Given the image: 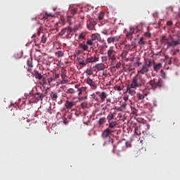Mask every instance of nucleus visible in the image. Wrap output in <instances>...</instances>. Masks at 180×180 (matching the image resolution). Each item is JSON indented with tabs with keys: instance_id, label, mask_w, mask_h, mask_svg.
<instances>
[{
	"instance_id": "nucleus-50",
	"label": "nucleus",
	"mask_w": 180,
	"mask_h": 180,
	"mask_svg": "<svg viewBox=\"0 0 180 180\" xmlns=\"http://www.w3.org/2000/svg\"><path fill=\"white\" fill-rule=\"evenodd\" d=\"M122 65V63L120 62H117L115 65V68H117V70H119V68H120V66Z\"/></svg>"
},
{
	"instance_id": "nucleus-3",
	"label": "nucleus",
	"mask_w": 180,
	"mask_h": 180,
	"mask_svg": "<svg viewBox=\"0 0 180 180\" xmlns=\"http://www.w3.org/2000/svg\"><path fill=\"white\" fill-rule=\"evenodd\" d=\"M148 88H149L148 86H150V88H152V89H156L157 88H161V86H162V80L161 79H153L152 80H150L149 82V83H147L146 86Z\"/></svg>"
},
{
	"instance_id": "nucleus-45",
	"label": "nucleus",
	"mask_w": 180,
	"mask_h": 180,
	"mask_svg": "<svg viewBox=\"0 0 180 180\" xmlns=\"http://www.w3.org/2000/svg\"><path fill=\"white\" fill-rule=\"evenodd\" d=\"M127 54H128L127 51H123V52H122V58H126Z\"/></svg>"
},
{
	"instance_id": "nucleus-56",
	"label": "nucleus",
	"mask_w": 180,
	"mask_h": 180,
	"mask_svg": "<svg viewBox=\"0 0 180 180\" xmlns=\"http://www.w3.org/2000/svg\"><path fill=\"white\" fill-rule=\"evenodd\" d=\"M135 65H137L138 67H140L141 65V62H136L135 63Z\"/></svg>"
},
{
	"instance_id": "nucleus-40",
	"label": "nucleus",
	"mask_w": 180,
	"mask_h": 180,
	"mask_svg": "<svg viewBox=\"0 0 180 180\" xmlns=\"http://www.w3.org/2000/svg\"><path fill=\"white\" fill-rule=\"evenodd\" d=\"M56 54L58 55V57H63L64 56V52L61 51L56 52Z\"/></svg>"
},
{
	"instance_id": "nucleus-63",
	"label": "nucleus",
	"mask_w": 180,
	"mask_h": 180,
	"mask_svg": "<svg viewBox=\"0 0 180 180\" xmlns=\"http://www.w3.org/2000/svg\"><path fill=\"white\" fill-rule=\"evenodd\" d=\"M63 122H64L65 124H67V123H68V122L67 121V120H64Z\"/></svg>"
},
{
	"instance_id": "nucleus-24",
	"label": "nucleus",
	"mask_w": 180,
	"mask_h": 180,
	"mask_svg": "<svg viewBox=\"0 0 180 180\" xmlns=\"http://www.w3.org/2000/svg\"><path fill=\"white\" fill-rule=\"evenodd\" d=\"M169 40V39L167 38V37L162 36L160 39V43H162V44L167 45Z\"/></svg>"
},
{
	"instance_id": "nucleus-1",
	"label": "nucleus",
	"mask_w": 180,
	"mask_h": 180,
	"mask_svg": "<svg viewBox=\"0 0 180 180\" xmlns=\"http://www.w3.org/2000/svg\"><path fill=\"white\" fill-rule=\"evenodd\" d=\"M131 86L141 88L146 84V77L143 75H136L131 81Z\"/></svg>"
},
{
	"instance_id": "nucleus-26",
	"label": "nucleus",
	"mask_w": 180,
	"mask_h": 180,
	"mask_svg": "<svg viewBox=\"0 0 180 180\" xmlns=\"http://www.w3.org/2000/svg\"><path fill=\"white\" fill-rule=\"evenodd\" d=\"M43 88H46V85H49V81L46 79V77H42V80L40 82Z\"/></svg>"
},
{
	"instance_id": "nucleus-17",
	"label": "nucleus",
	"mask_w": 180,
	"mask_h": 180,
	"mask_svg": "<svg viewBox=\"0 0 180 180\" xmlns=\"http://www.w3.org/2000/svg\"><path fill=\"white\" fill-rule=\"evenodd\" d=\"M108 67V63H98L96 65V68L98 71H102Z\"/></svg>"
},
{
	"instance_id": "nucleus-51",
	"label": "nucleus",
	"mask_w": 180,
	"mask_h": 180,
	"mask_svg": "<svg viewBox=\"0 0 180 180\" xmlns=\"http://www.w3.org/2000/svg\"><path fill=\"white\" fill-rule=\"evenodd\" d=\"M167 26H172V21H167Z\"/></svg>"
},
{
	"instance_id": "nucleus-62",
	"label": "nucleus",
	"mask_w": 180,
	"mask_h": 180,
	"mask_svg": "<svg viewBox=\"0 0 180 180\" xmlns=\"http://www.w3.org/2000/svg\"><path fill=\"white\" fill-rule=\"evenodd\" d=\"M101 54H103V49H100Z\"/></svg>"
},
{
	"instance_id": "nucleus-33",
	"label": "nucleus",
	"mask_w": 180,
	"mask_h": 180,
	"mask_svg": "<svg viewBox=\"0 0 180 180\" xmlns=\"http://www.w3.org/2000/svg\"><path fill=\"white\" fill-rule=\"evenodd\" d=\"M91 99H94L96 102H99V97L96 95V93L91 94Z\"/></svg>"
},
{
	"instance_id": "nucleus-39",
	"label": "nucleus",
	"mask_w": 180,
	"mask_h": 180,
	"mask_svg": "<svg viewBox=\"0 0 180 180\" xmlns=\"http://www.w3.org/2000/svg\"><path fill=\"white\" fill-rule=\"evenodd\" d=\"M67 77V75L65 73V70L61 71V78L62 79H65V77Z\"/></svg>"
},
{
	"instance_id": "nucleus-32",
	"label": "nucleus",
	"mask_w": 180,
	"mask_h": 180,
	"mask_svg": "<svg viewBox=\"0 0 180 180\" xmlns=\"http://www.w3.org/2000/svg\"><path fill=\"white\" fill-rule=\"evenodd\" d=\"M86 74H87V75H94V70H92V68H87L86 70Z\"/></svg>"
},
{
	"instance_id": "nucleus-43",
	"label": "nucleus",
	"mask_w": 180,
	"mask_h": 180,
	"mask_svg": "<svg viewBox=\"0 0 180 180\" xmlns=\"http://www.w3.org/2000/svg\"><path fill=\"white\" fill-rule=\"evenodd\" d=\"M47 80H48L49 85H50V84H51V82H53V81H56V79L54 77H51L48 78Z\"/></svg>"
},
{
	"instance_id": "nucleus-52",
	"label": "nucleus",
	"mask_w": 180,
	"mask_h": 180,
	"mask_svg": "<svg viewBox=\"0 0 180 180\" xmlns=\"http://www.w3.org/2000/svg\"><path fill=\"white\" fill-rule=\"evenodd\" d=\"M58 78H60V74H56L55 75V79H58Z\"/></svg>"
},
{
	"instance_id": "nucleus-25",
	"label": "nucleus",
	"mask_w": 180,
	"mask_h": 180,
	"mask_svg": "<svg viewBox=\"0 0 180 180\" xmlns=\"http://www.w3.org/2000/svg\"><path fill=\"white\" fill-rule=\"evenodd\" d=\"M108 123V129L110 130H112V129H115V127H116V125L117 124V122H116V121L110 122Z\"/></svg>"
},
{
	"instance_id": "nucleus-6",
	"label": "nucleus",
	"mask_w": 180,
	"mask_h": 180,
	"mask_svg": "<svg viewBox=\"0 0 180 180\" xmlns=\"http://www.w3.org/2000/svg\"><path fill=\"white\" fill-rule=\"evenodd\" d=\"M46 96V94L41 93H36L30 98V101L32 103H37L39 101H43V98Z\"/></svg>"
},
{
	"instance_id": "nucleus-20",
	"label": "nucleus",
	"mask_w": 180,
	"mask_h": 180,
	"mask_svg": "<svg viewBox=\"0 0 180 180\" xmlns=\"http://www.w3.org/2000/svg\"><path fill=\"white\" fill-rule=\"evenodd\" d=\"M79 49H81L82 51H88V49H89V46H88L85 42L81 43L79 44Z\"/></svg>"
},
{
	"instance_id": "nucleus-34",
	"label": "nucleus",
	"mask_w": 180,
	"mask_h": 180,
	"mask_svg": "<svg viewBox=\"0 0 180 180\" xmlns=\"http://www.w3.org/2000/svg\"><path fill=\"white\" fill-rule=\"evenodd\" d=\"M162 67V65L161 63H158V65L154 66V71H160L161 68Z\"/></svg>"
},
{
	"instance_id": "nucleus-44",
	"label": "nucleus",
	"mask_w": 180,
	"mask_h": 180,
	"mask_svg": "<svg viewBox=\"0 0 180 180\" xmlns=\"http://www.w3.org/2000/svg\"><path fill=\"white\" fill-rule=\"evenodd\" d=\"M108 60H109V58L108 56H102L101 57V61L103 63H106V61H108Z\"/></svg>"
},
{
	"instance_id": "nucleus-53",
	"label": "nucleus",
	"mask_w": 180,
	"mask_h": 180,
	"mask_svg": "<svg viewBox=\"0 0 180 180\" xmlns=\"http://www.w3.org/2000/svg\"><path fill=\"white\" fill-rule=\"evenodd\" d=\"M145 36H146V37H150L151 34L149 32H146Z\"/></svg>"
},
{
	"instance_id": "nucleus-38",
	"label": "nucleus",
	"mask_w": 180,
	"mask_h": 180,
	"mask_svg": "<svg viewBox=\"0 0 180 180\" xmlns=\"http://www.w3.org/2000/svg\"><path fill=\"white\" fill-rule=\"evenodd\" d=\"M104 17H105V13H101L98 15V20H103V18H104Z\"/></svg>"
},
{
	"instance_id": "nucleus-22",
	"label": "nucleus",
	"mask_w": 180,
	"mask_h": 180,
	"mask_svg": "<svg viewBox=\"0 0 180 180\" xmlns=\"http://www.w3.org/2000/svg\"><path fill=\"white\" fill-rule=\"evenodd\" d=\"M33 75L35 76L36 79H42L43 76L41 73L39 72L37 70H34V72L32 73Z\"/></svg>"
},
{
	"instance_id": "nucleus-54",
	"label": "nucleus",
	"mask_w": 180,
	"mask_h": 180,
	"mask_svg": "<svg viewBox=\"0 0 180 180\" xmlns=\"http://www.w3.org/2000/svg\"><path fill=\"white\" fill-rule=\"evenodd\" d=\"M32 67H29V68H27L28 72H30L31 74H32Z\"/></svg>"
},
{
	"instance_id": "nucleus-42",
	"label": "nucleus",
	"mask_w": 180,
	"mask_h": 180,
	"mask_svg": "<svg viewBox=\"0 0 180 180\" xmlns=\"http://www.w3.org/2000/svg\"><path fill=\"white\" fill-rule=\"evenodd\" d=\"M41 41L44 44L46 43V41H47V37H46V35H43L41 37Z\"/></svg>"
},
{
	"instance_id": "nucleus-36",
	"label": "nucleus",
	"mask_w": 180,
	"mask_h": 180,
	"mask_svg": "<svg viewBox=\"0 0 180 180\" xmlns=\"http://www.w3.org/2000/svg\"><path fill=\"white\" fill-rule=\"evenodd\" d=\"M115 37H110L107 39V41L108 43V44H110L112 43H115Z\"/></svg>"
},
{
	"instance_id": "nucleus-28",
	"label": "nucleus",
	"mask_w": 180,
	"mask_h": 180,
	"mask_svg": "<svg viewBox=\"0 0 180 180\" xmlns=\"http://www.w3.org/2000/svg\"><path fill=\"white\" fill-rule=\"evenodd\" d=\"M51 99H52L53 101H57V98H58V94L52 91V92L51 93Z\"/></svg>"
},
{
	"instance_id": "nucleus-59",
	"label": "nucleus",
	"mask_w": 180,
	"mask_h": 180,
	"mask_svg": "<svg viewBox=\"0 0 180 180\" xmlns=\"http://www.w3.org/2000/svg\"><path fill=\"white\" fill-rule=\"evenodd\" d=\"M124 99L125 101L124 102L127 103V101H129V97H124Z\"/></svg>"
},
{
	"instance_id": "nucleus-48",
	"label": "nucleus",
	"mask_w": 180,
	"mask_h": 180,
	"mask_svg": "<svg viewBox=\"0 0 180 180\" xmlns=\"http://www.w3.org/2000/svg\"><path fill=\"white\" fill-rule=\"evenodd\" d=\"M70 13H72V15H75L77 14V8H72L70 10Z\"/></svg>"
},
{
	"instance_id": "nucleus-7",
	"label": "nucleus",
	"mask_w": 180,
	"mask_h": 180,
	"mask_svg": "<svg viewBox=\"0 0 180 180\" xmlns=\"http://www.w3.org/2000/svg\"><path fill=\"white\" fill-rule=\"evenodd\" d=\"M96 95L98 96V102L101 103L105 102L108 99V96H109V94L106 91H96Z\"/></svg>"
},
{
	"instance_id": "nucleus-18",
	"label": "nucleus",
	"mask_w": 180,
	"mask_h": 180,
	"mask_svg": "<svg viewBox=\"0 0 180 180\" xmlns=\"http://www.w3.org/2000/svg\"><path fill=\"white\" fill-rule=\"evenodd\" d=\"M134 49H136V42L134 41H132L131 44H126L124 46V49L127 50L128 51H131Z\"/></svg>"
},
{
	"instance_id": "nucleus-58",
	"label": "nucleus",
	"mask_w": 180,
	"mask_h": 180,
	"mask_svg": "<svg viewBox=\"0 0 180 180\" xmlns=\"http://www.w3.org/2000/svg\"><path fill=\"white\" fill-rule=\"evenodd\" d=\"M82 91H79V93H78V95H79V96H82Z\"/></svg>"
},
{
	"instance_id": "nucleus-9",
	"label": "nucleus",
	"mask_w": 180,
	"mask_h": 180,
	"mask_svg": "<svg viewBox=\"0 0 180 180\" xmlns=\"http://www.w3.org/2000/svg\"><path fill=\"white\" fill-rule=\"evenodd\" d=\"M77 63L80 67V68H84V67H86L88 64H91V60L89 58H86V60L82 58H77Z\"/></svg>"
},
{
	"instance_id": "nucleus-5",
	"label": "nucleus",
	"mask_w": 180,
	"mask_h": 180,
	"mask_svg": "<svg viewBox=\"0 0 180 180\" xmlns=\"http://www.w3.org/2000/svg\"><path fill=\"white\" fill-rule=\"evenodd\" d=\"M107 57H108V60H111L112 64H116V51L113 50L112 47L108 51Z\"/></svg>"
},
{
	"instance_id": "nucleus-31",
	"label": "nucleus",
	"mask_w": 180,
	"mask_h": 180,
	"mask_svg": "<svg viewBox=\"0 0 180 180\" xmlns=\"http://www.w3.org/2000/svg\"><path fill=\"white\" fill-rule=\"evenodd\" d=\"M27 65H28V67L33 68V59H32V58L27 59Z\"/></svg>"
},
{
	"instance_id": "nucleus-19",
	"label": "nucleus",
	"mask_w": 180,
	"mask_h": 180,
	"mask_svg": "<svg viewBox=\"0 0 180 180\" xmlns=\"http://www.w3.org/2000/svg\"><path fill=\"white\" fill-rule=\"evenodd\" d=\"M75 105V101H66L65 106L66 109L71 110Z\"/></svg>"
},
{
	"instance_id": "nucleus-15",
	"label": "nucleus",
	"mask_w": 180,
	"mask_h": 180,
	"mask_svg": "<svg viewBox=\"0 0 180 180\" xmlns=\"http://www.w3.org/2000/svg\"><path fill=\"white\" fill-rule=\"evenodd\" d=\"M74 94H75V90L72 88H70L67 90V91L64 94V97L67 98L68 99H70V98H71L70 95H74Z\"/></svg>"
},
{
	"instance_id": "nucleus-49",
	"label": "nucleus",
	"mask_w": 180,
	"mask_h": 180,
	"mask_svg": "<svg viewBox=\"0 0 180 180\" xmlns=\"http://www.w3.org/2000/svg\"><path fill=\"white\" fill-rule=\"evenodd\" d=\"M52 16H51V14H47V13H46L45 14V15L44 16V19H49V18H51Z\"/></svg>"
},
{
	"instance_id": "nucleus-57",
	"label": "nucleus",
	"mask_w": 180,
	"mask_h": 180,
	"mask_svg": "<svg viewBox=\"0 0 180 180\" xmlns=\"http://www.w3.org/2000/svg\"><path fill=\"white\" fill-rule=\"evenodd\" d=\"M117 91H122V87L121 86H117Z\"/></svg>"
},
{
	"instance_id": "nucleus-46",
	"label": "nucleus",
	"mask_w": 180,
	"mask_h": 180,
	"mask_svg": "<svg viewBox=\"0 0 180 180\" xmlns=\"http://www.w3.org/2000/svg\"><path fill=\"white\" fill-rule=\"evenodd\" d=\"M78 29H79V25H75L74 27L72 28V30L74 33L75 32H77V30H78Z\"/></svg>"
},
{
	"instance_id": "nucleus-27",
	"label": "nucleus",
	"mask_w": 180,
	"mask_h": 180,
	"mask_svg": "<svg viewBox=\"0 0 180 180\" xmlns=\"http://www.w3.org/2000/svg\"><path fill=\"white\" fill-rule=\"evenodd\" d=\"M89 58L90 60V63H96V62L99 61V57L91 56V57H89Z\"/></svg>"
},
{
	"instance_id": "nucleus-11",
	"label": "nucleus",
	"mask_w": 180,
	"mask_h": 180,
	"mask_svg": "<svg viewBox=\"0 0 180 180\" xmlns=\"http://www.w3.org/2000/svg\"><path fill=\"white\" fill-rule=\"evenodd\" d=\"M136 89L137 87L131 86V83L127 87V94H129L131 96H134L136 95Z\"/></svg>"
},
{
	"instance_id": "nucleus-4",
	"label": "nucleus",
	"mask_w": 180,
	"mask_h": 180,
	"mask_svg": "<svg viewBox=\"0 0 180 180\" xmlns=\"http://www.w3.org/2000/svg\"><path fill=\"white\" fill-rule=\"evenodd\" d=\"M149 94H150V88H148V86H145L143 89L141 90V93L136 94V98L139 101H143V99H145L146 96L149 95Z\"/></svg>"
},
{
	"instance_id": "nucleus-64",
	"label": "nucleus",
	"mask_w": 180,
	"mask_h": 180,
	"mask_svg": "<svg viewBox=\"0 0 180 180\" xmlns=\"http://www.w3.org/2000/svg\"><path fill=\"white\" fill-rule=\"evenodd\" d=\"M106 101L107 102H110V98H107Z\"/></svg>"
},
{
	"instance_id": "nucleus-12",
	"label": "nucleus",
	"mask_w": 180,
	"mask_h": 180,
	"mask_svg": "<svg viewBox=\"0 0 180 180\" xmlns=\"http://www.w3.org/2000/svg\"><path fill=\"white\" fill-rule=\"evenodd\" d=\"M91 39H93V40L99 41V43H103V41H105V39H102V37H101L100 34L96 33V34H92L91 35Z\"/></svg>"
},
{
	"instance_id": "nucleus-13",
	"label": "nucleus",
	"mask_w": 180,
	"mask_h": 180,
	"mask_svg": "<svg viewBox=\"0 0 180 180\" xmlns=\"http://www.w3.org/2000/svg\"><path fill=\"white\" fill-rule=\"evenodd\" d=\"M137 32V29L134 27H130V32L126 34V39L127 40H131L133 39V34Z\"/></svg>"
},
{
	"instance_id": "nucleus-10",
	"label": "nucleus",
	"mask_w": 180,
	"mask_h": 180,
	"mask_svg": "<svg viewBox=\"0 0 180 180\" xmlns=\"http://www.w3.org/2000/svg\"><path fill=\"white\" fill-rule=\"evenodd\" d=\"M114 132L115 131H112V129L107 128L103 131L101 136L105 140V139H108V137H110V135L112 134V133H114Z\"/></svg>"
},
{
	"instance_id": "nucleus-61",
	"label": "nucleus",
	"mask_w": 180,
	"mask_h": 180,
	"mask_svg": "<svg viewBox=\"0 0 180 180\" xmlns=\"http://www.w3.org/2000/svg\"><path fill=\"white\" fill-rule=\"evenodd\" d=\"M176 36H177V37H180V31H179V32H177Z\"/></svg>"
},
{
	"instance_id": "nucleus-35",
	"label": "nucleus",
	"mask_w": 180,
	"mask_h": 180,
	"mask_svg": "<svg viewBox=\"0 0 180 180\" xmlns=\"http://www.w3.org/2000/svg\"><path fill=\"white\" fill-rule=\"evenodd\" d=\"M94 41H95L93 39L92 37H91V39H88L86 43L87 46H92L94 44Z\"/></svg>"
},
{
	"instance_id": "nucleus-30",
	"label": "nucleus",
	"mask_w": 180,
	"mask_h": 180,
	"mask_svg": "<svg viewBox=\"0 0 180 180\" xmlns=\"http://www.w3.org/2000/svg\"><path fill=\"white\" fill-rule=\"evenodd\" d=\"M105 122H106V118L105 117H101L98 121V124H99V126H102V124H105Z\"/></svg>"
},
{
	"instance_id": "nucleus-21",
	"label": "nucleus",
	"mask_w": 180,
	"mask_h": 180,
	"mask_svg": "<svg viewBox=\"0 0 180 180\" xmlns=\"http://www.w3.org/2000/svg\"><path fill=\"white\" fill-rule=\"evenodd\" d=\"M137 136H141V131L140 130V128L139 127H134V137H136Z\"/></svg>"
},
{
	"instance_id": "nucleus-8",
	"label": "nucleus",
	"mask_w": 180,
	"mask_h": 180,
	"mask_svg": "<svg viewBox=\"0 0 180 180\" xmlns=\"http://www.w3.org/2000/svg\"><path fill=\"white\" fill-rule=\"evenodd\" d=\"M179 44H180L179 39L174 40V38H172V37H170L167 42V49H171L172 47H175L176 46H179Z\"/></svg>"
},
{
	"instance_id": "nucleus-37",
	"label": "nucleus",
	"mask_w": 180,
	"mask_h": 180,
	"mask_svg": "<svg viewBox=\"0 0 180 180\" xmlns=\"http://www.w3.org/2000/svg\"><path fill=\"white\" fill-rule=\"evenodd\" d=\"M113 114L110 113L108 116H107V119L108 120V123H110V120H113Z\"/></svg>"
},
{
	"instance_id": "nucleus-14",
	"label": "nucleus",
	"mask_w": 180,
	"mask_h": 180,
	"mask_svg": "<svg viewBox=\"0 0 180 180\" xmlns=\"http://www.w3.org/2000/svg\"><path fill=\"white\" fill-rule=\"evenodd\" d=\"M148 72V68L147 67V65H142L141 69L138 70L139 75H140V74H141L142 75H144V74H147Z\"/></svg>"
},
{
	"instance_id": "nucleus-29",
	"label": "nucleus",
	"mask_w": 180,
	"mask_h": 180,
	"mask_svg": "<svg viewBox=\"0 0 180 180\" xmlns=\"http://www.w3.org/2000/svg\"><path fill=\"white\" fill-rule=\"evenodd\" d=\"M86 32H82L79 35V40H85V39H86Z\"/></svg>"
},
{
	"instance_id": "nucleus-60",
	"label": "nucleus",
	"mask_w": 180,
	"mask_h": 180,
	"mask_svg": "<svg viewBox=\"0 0 180 180\" xmlns=\"http://www.w3.org/2000/svg\"><path fill=\"white\" fill-rule=\"evenodd\" d=\"M148 68L151 67V62H149L148 64L146 65Z\"/></svg>"
},
{
	"instance_id": "nucleus-47",
	"label": "nucleus",
	"mask_w": 180,
	"mask_h": 180,
	"mask_svg": "<svg viewBox=\"0 0 180 180\" xmlns=\"http://www.w3.org/2000/svg\"><path fill=\"white\" fill-rule=\"evenodd\" d=\"M78 91H80V92H86V87H81L79 89H78Z\"/></svg>"
},
{
	"instance_id": "nucleus-23",
	"label": "nucleus",
	"mask_w": 180,
	"mask_h": 180,
	"mask_svg": "<svg viewBox=\"0 0 180 180\" xmlns=\"http://www.w3.org/2000/svg\"><path fill=\"white\" fill-rule=\"evenodd\" d=\"M127 107V103H126V101H124L122 103L121 106L118 108V110H120V112H123V110H126Z\"/></svg>"
},
{
	"instance_id": "nucleus-41",
	"label": "nucleus",
	"mask_w": 180,
	"mask_h": 180,
	"mask_svg": "<svg viewBox=\"0 0 180 180\" xmlns=\"http://www.w3.org/2000/svg\"><path fill=\"white\" fill-rule=\"evenodd\" d=\"M139 44L140 46H144V44H145V43H144V38H143V37L140 38V40L139 41Z\"/></svg>"
},
{
	"instance_id": "nucleus-55",
	"label": "nucleus",
	"mask_w": 180,
	"mask_h": 180,
	"mask_svg": "<svg viewBox=\"0 0 180 180\" xmlns=\"http://www.w3.org/2000/svg\"><path fill=\"white\" fill-rule=\"evenodd\" d=\"M108 143H111V144H113V139L111 138H109Z\"/></svg>"
},
{
	"instance_id": "nucleus-2",
	"label": "nucleus",
	"mask_w": 180,
	"mask_h": 180,
	"mask_svg": "<svg viewBox=\"0 0 180 180\" xmlns=\"http://www.w3.org/2000/svg\"><path fill=\"white\" fill-rule=\"evenodd\" d=\"M59 36H62L63 39H67L70 40L72 36H74V32H72V28L71 27H68L61 30L59 33Z\"/></svg>"
},
{
	"instance_id": "nucleus-16",
	"label": "nucleus",
	"mask_w": 180,
	"mask_h": 180,
	"mask_svg": "<svg viewBox=\"0 0 180 180\" xmlns=\"http://www.w3.org/2000/svg\"><path fill=\"white\" fill-rule=\"evenodd\" d=\"M86 84H88V85H89L92 89H96L97 88V86L95 82L89 77L87 78Z\"/></svg>"
}]
</instances>
